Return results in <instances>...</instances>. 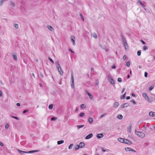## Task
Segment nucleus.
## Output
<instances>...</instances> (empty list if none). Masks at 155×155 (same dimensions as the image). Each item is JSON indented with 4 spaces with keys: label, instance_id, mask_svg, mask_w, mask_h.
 <instances>
[{
    "label": "nucleus",
    "instance_id": "nucleus-1",
    "mask_svg": "<svg viewBox=\"0 0 155 155\" xmlns=\"http://www.w3.org/2000/svg\"><path fill=\"white\" fill-rule=\"evenodd\" d=\"M135 133L136 135L141 138H143L145 136L144 133L141 132L137 131L136 130H135Z\"/></svg>",
    "mask_w": 155,
    "mask_h": 155
},
{
    "label": "nucleus",
    "instance_id": "nucleus-2",
    "mask_svg": "<svg viewBox=\"0 0 155 155\" xmlns=\"http://www.w3.org/2000/svg\"><path fill=\"white\" fill-rule=\"evenodd\" d=\"M71 87L74 88V77L73 76V73L72 72L71 74Z\"/></svg>",
    "mask_w": 155,
    "mask_h": 155
},
{
    "label": "nucleus",
    "instance_id": "nucleus-3",
    "mask_svg": "<svg viewBox=\"0 0 155 155\" xmlns=\"http://www.w3.org/2000/svg\"><path fill=\"white\" fill-rule=\"evenodd\" d=\"M108 79L110 83L112 84H115L114 80L111 78V76H109L108 77Z\"/></svg>",
    "mask_w": 155,
    "mask_h": 155
},
{
    "label": "nucleus",
    "instance_id": "nucleus-4",
    "mask_svg": "<svg viewBox=\"0 0 155 155\" xmlns=\"http://www.w3.org/2000/svg\"><path fill=\"white\" fill-rule=\"evenodd\" d=\"M142 96L147 101V100L149 99V97L148 96L147 94L146 93H143L142 94Z\"/></svg>",
    "mask_w": 155,
    "mask_h": 155
},
{
    "label": "nucleus",
    "instance_id": "nucleus-5",
    "mask_svg": "<svg viewBox=\"0 0 155 155\" xmlns=\"http://www.w3.org/2000/svg\"><path fill=\"white\" fill-rule=\"evenodd\" d=\"M71 41L73 42V45H75V37L73 36H71Z\"/></svg>",
    "mask_w": 155,
    "mask_h": 155
},
{
    "label": "nucleus",
    "instance_id": "nucleus-6",
    "mask_svg": "<svg viewBox=\"0 0 155 155\" xmlns=\"http://www.w3.org/2000/svg\"><path fill=\"white\" fill-rule=\"evenodd\" d=\"M93 136V134L92 133H91L87 136L85 137V139H89L91 138Z\"/></svg>",
    "mask_w": 155,
    "mask_h": 155
},
{
    "label": "nucleus",
    "instance_id": "nucleus-7",
    "mask_svg": "<svg viewBox=\"0 0 155 155\" xmlns=\"http://www.w3.org/2000/svg\"><path fill=\"white\" fill-rule=\"evenodd\" d=\"M124 143L128 145H131L132 144V143L131 141H130L128 140L127 139H125V141Z\"/></svg>",
    "mask_w": 155,
    "mask_h": 155
},
{
    "label": "nucleus",
    "instance_id": "nucleus-8",
    "mask_svg": "<svg viewBox=\"0 0 155 155\" xmlns=\"http://www.w3.org/2000/svg\"><path fill=\"white\" fill-rule=\"evenodd\" d=\"M86 93L88 95L90 98L91 100H93V97L91 94L90 93L87 91H85Z\"/></svg>",
    "mask_w": 155,
    "mask_h": 155
},
{
    "label": "nucleus",
    "instance_id": "nucleus-9",
    "mask_svg": "<svg viewBox=\"0 0 155 155\" xmlns=\"http://www.w3.org/2000/svg\"><path fill=\"white\" fill-rule=\"evenodd\" d=\"M125 150L126 151H131L132 152H136V151L134 150L133 149H132L130 148H125Z\"/></svg>",
    "mask_w": 155,
    "mask_h": 155
},
{
    "label": "nucleus",
    "instance_id": "nucleus-10",
    "mask_svg": "<svg viewBox=\"0 0 155 155\" xmlns=\"http://www.w3.org/2000/svg\"><path fill=\"white\" fill-rule=\"evenodd\" d=\"M39 151V150H30L29 151H27V153H36L37 152H38Z\"/></svg>",
    "mask_w": 155,
    "mask_h": 155
},
{
    "label": "nucleus",
    "instance_id": "nucleus-11",
    "mask_svg": "<svg viewBox=\"0 0 155 155\" xmlns=\"http://www.w3.org/2000/svg\"><path fill=\"white\" fill-rule=\"evenodd\" d=\"M149 115L151 117H154L155 115V112L151 111L149 113Z\"/></svg>",
    "mask_w": 155,
    "mask_h": 155
},
{
    "label": "nucleus",
    "instance_id": "nucleus-12",
    "mask_svg": "<svg viewBox=\"0 0 155 155\" xmlns=\"http://www.w3.org/2000/svg\"><path fill=\"white\" fill-rule=\"evenodd\" d=\"M125 139L122 138H118L117 139V140L120 142L122 143H124Z\"/></svg>",
    "mask_w": 155,
    "mask_h": 155
},
{
    "label": "nucleus",
    "instance_id": "nucleus-13",
    "mask_svg": "<svg viewBox=\"0 0 155 155\" xmlns=\"http://www.w3.org/2000/svg\"><path fill=\"white\" fill-rule=\"evenodd\" d=\"M129 106V104L127 103H125L121 106V107L122 108H124L125 107H127Z\"/></svg>",
    "mask_w": 155,
    "mask_h": 155
},
{
    "label": "nucleus",
    "instance_id": "nucleus-14",
    "mask_svg": "<svg viewBox=\"0 0 155 155\" xmlns=\"http://www.w3.org/2000/svg\"><path fill=\"white\" fill-rule=\"evenodd\" d=\"M58 70L59 72L60 75H63V72L61 68H59L58 69Z\"/></svg>",
    "mask_w": 155,
    "mask_h": 155
},
{
    "label": "nucleus",
    "instance_id": "nucleus-15",
    "mask_svg": "<svg viewBox=\"0 0 155 155\" xmlns=\"http://www.w3.org/2000/svg\"><path fill=\"white\" fill-rule=\"evenodd\" d=\"M103 137V135L101 133L99 134H98L97 135V137L98 139H100L102 138Z\"/></svg>",
    "mask_w": 155,
    "mask_h": 155
},
{
    "label": "nucleus",
    "instance_id": "nucleus-16",
    "mask_svg": "<svg viewBox=\"0 0 155 155\" xmlns=\"http://www.w3.org/2000/svg\"><path fill=\"white\" fill-rule=\"evenodd\" d=\"M79 146L81 148H83L85 146V144L83 142H81Z\"/></svg>",
    "mask_w": 155,
    "mask_h": 155
},
{
    "label": "nucleus",
    "instance_id": "nucleus-17",
    "mask_svg": "<svg viewBox=\"0 0 155 155\" xmlns=\"http://www.w3.org/2000/svg\"><path fill=\"white\" fill-rule=\"evenodd\" d=\"M56 66L57 68L58 69L59 68H61L59 62L58 61H57L56 62Z\"/></svg>",
    "mask_w": 155,
    "mask_h": 155
},
{
    "label": "nucleus",
    "instance_id": "nucleus-18",
    "mask_svg": "<svg viewBox=\"0 0 155 155\" xmlns=\"http://www.w3.org/2000/svg\"><path fill=\"white\" fill-rule=\"evenodd\" d=\"M88 121L89 123L90 124H92L93 122V118H92L89 117V118H88Z\"/></svg>",
    "mask_w": 155,
    "mask_h": 155
},
{
    "label": "nucleus",
    "instance_id": "nucleus-19",
    "mask_svg": "<svg viewBox=\"0 0 155 155\" xmlns=\"http://www.w3.org/2000/svg\"><path fill=\"white\" fill-rule=\"evenodd\" d=\"M119 105V103L118 102H115V103H114V107H117Z\"/></svg>",
    "mask_w": 155,
    "mask_h": 155
},
{
    "label": "nucleus",
    "instance_id": "nucleus-20",
    "mask_svg": "<svg viewBox=\"0 0 155 155\" xmlns=\"http://www.w3.org/2000/svg\"><path fill=\"white\" fill-rule=\"evenodd\" d=\"M121 38L122 39L123 42V43H125L127 42L126 39L124 37L123 35H121Z\"/></svg>",
    "mask_w": 155,
    "mask_h": 155
},
{
    "label": "nucleus",
    "instance_id": "nucleus-21",
    "mask_svg": "<svg viewBox=\"0 0 155 155\" xmlns=\"http://www.w3.org/2000/svg\"><path fill=\"white\" fill-rule=\"evenodd\" d=\"M64 141L63 140H59L57 141L58 144L59 145L63 143H64Z\"/></svg>",
    "mask_w": 155,
    "mask_h": 155
},
{
    "label": "nucleus",
    "instance_id": "nucleus-22",
    "mask_svg": "<svg viewBox=\"0 0 155 155\" xmlns=\"http://www.w3.org/2000/svg\"><path fill=\"white\" fill-rule=\"evenodd\" d=\"M117 117L118 119L121 120L122 119L123 116L121 114H119L117 116Z\"/></svg>",
    "mask_w": 155,
    "mask_h": 155
},
{
    "label": "nucleus",
    "instance_id": "nucleus-23",
    "mask_svg": "<svg viewBox=\"0 0 155 155\" xmlns=\"http://www.w3.org/2000/svg\"><path fill=\"white\" fill-rule=\"evenodd\" d=\"M126 93V92H125L124 94L120 97V99H124L125 98V97Z\"/></svg>",
    "mask_w": 155,
    "mask_h": 155
},
{
    "label": "nucleus",
    "instance_id": "nucleus-24",
    "mask_svg": "<svg viewBox=\"0 0 155 155\" xmlns=\"http://www.w3.org/2000/svg\"><path fill=\"white\" fill-rule=\"evenodd\" d=\"M13 57L14 59L16 60L17 61V56L16 54H13Z\"/></svg>",
    "mask_w": 155,
    "mask_h": 155
},
{
    "label": "nucleus",
    "instance_id": "nucleus-25",
    "mask_svg": "<svg viewBox=\"0 0 155 155\" xmlns=\"http://www.w3.org/2000/svg\"><path fill=\"white\" fill-rule=\"evenodd\" d=\"M77 127L78 129H79L83 127H84V125H77Z\"/></svg>",
    "mask_w": 155,
    "mask_h": 155
},
{
    "label": "nucleus",
    "instance_id": "nucleus-26",
    "mask_svg": "<svg viewBox=\"0 0 155 155\" xmlns=\"http://www.w3.org/2000/svg\"><path fill=\"white\" fill-rule=\"evenodd\" d=\"M131 125H130L129 126V127L128 128L127 131H128L129 132H131Z\"/></svg>",
    "mask_w": 155,
    "mask_h": 155
},
{
    "label": "nucleus",
    "instance_id": "nucleus-27",
    "mask_svg": "<svg viewBox=\"0 0 155 155\" xmlns=\"http://www.w3.org/2000/svg\"><path fill=\"white\" fill-rule=\"evenodd\" d=\"M107 114V113H105L100 116V118H101L104 117Z\"/></svg>",
    "mask_w": 155,
    "mask_h": 155
},
{
    "label": "nucleus",
    "instance_id": "nucleus-28",
    "mask_svg": "<svg viewBox=\"0 0 155 155\" xmlns=\"http://www.w3.org/2000/svg\"><path fill=\"white\" fill-rule=\"evenodd\" d=\"M85 113H84L82 112L79 115V117H82L84 116Z\"/></svg>",
    "mask_w": 155,
    "mask_h": 155
},
{
    "label": "nucleus",
    "instance_id": "nucleus-29",
    "mask_svg": "<svg viewBox=\"0 0 155 155\" xmlns=\"http://www.w3.org/2000/svg\"><path fill=\"white\" fill-rule=\"evenodd\" d=\"M48 28L49 29L50 31H53V28H52V27H51V26H48Z\"/></svg>",
    "mask_w": 155,
    "mask_h": 155
},
{
    "label": "nucleus",
    "instance_id": "nucleus-30",
    "mask_svg": "<svg viewBox=\"0 0 155 155\" xmlns=\"http://www.w3.org/2000/svg\"><path fill=\"white\" fill-rule=\"evenodd\" d=\"M123 44H124V47L125 49H126L127 48V42H126L125 43H123Z\"/></svg>",
    "mask_w": 155,
    "mask_h": 155
},
{
    "label": "nucleus",
    "instance_id": "nucleus-31",
    "mask_svg": "<svg viewBox=\"0 0 155 155\" xmlns=\"http://www.w3.org/2000/svg\"><path fill=\"white\" fill-rule=\"evenodd\" d=\"M143 50L144 51H145L146 50H147L148 48V47L146 45H144L143 47Z\"/></svg>",
    "mask_w": 155,
    "mask_h": 155
},
{
    "label": "nucleus",
    "instance_id": "nucleus-32",
    "mask_svg": "<svg viewBox=\"0 0 155 155\" xmlns=\"http://www.w3.org/2000/svg\"><path fill=\"white\" fill-rule=\"evenodd\" d=\"M48 59L51 62V63L53 64H54V61H53V60L50 57H48Z\"/></svg>",
    "mask_w": 155,
    "mask_h": 155
},
{
    "label": "nucleus",
    "instance_id": "nucleus-33",
    "mask_svg": "<svg viewBox=\"0 0 155 155\" xmlns=\"http://www.w3.org/2000/svg\"><path fill=\"white\" fill-rule=\"evenodd\" d=\"M93 36L95 38H97V35L96 33H93Z\"/></svg>",
    "mask_w": 155,
    "mask_h": 155
},
{
    "label": "nucleus",
    "instance_id": "nucleus-34",
    "mask_svg": "<svg viewBox=\"0 0 155 155\" xmlns=\"http://www.w3.org/2000/svg\"><path fill=\"white\" fill-rule=\"evenodd\" d=\"M73 144H71L68 147V149H71L72 148V147H73Z\"/></svg>",
    "mask_w": 155,
    "mask_h": 155
},
{
    "label": "nucleus",
    "instance_id": "nucleus-35",
    "mask_svg": "<svg viewBox=\"0 0 155 155\" xmlns=\"http://www.w3.org/2000/svg\"><path fill=\"white\" fill-rule=\"evenodd\" d=\"M80 148L79 145H77L75 146V150H76L79 149Z\"/></svg>",
    "mask_w": 155,
    "mask_h": 155
},
{
    "label": "nucleus",
    "instance_id": "nucleus-36",
    "mask_svg": "<svg viewBox=\"0 0 155 155\" xmlns=\"http://www.w3.org/2000/svg\"><path fill=\"white\" fill-rule=\"evenodd\" d=\"M53 107V104H51L49 105V107H48V108H49V109H52Z\"/></svg>",
    "mask_w": 155,
    "mask_h": 155
},
{
    "label": "nucleus",
    "instance_id": "nucleus-37",
    "mask_svg": "<svg viewBox=\"0 0 155 155\" xmlns=\"http://www.w3.org/2000/svg\"><path fill=\"white\" fill-rule=\"evenodd\" d=\"M141 54V51L140 50L138 51L137 52V54L138 56H140Z\"/></svg>",
    "mask_w": 155,
    "mask_h": 155
},
{
    "label": "nucleus",
    "instance_id": "nucleus-38",
    "mask_svg": "<svg viewBox=\"0 0 155 155\" xmlns=\"http://www.w3.org/2000/svg\"><path fill=\"white\" fill-rule=\"evenodd\" d=\"M85 107H86V106H85V105L84 104H82L81 105V107L82 109L84 108Z\"/></svg>",
    "mask_w": 155,
    "mask_h": 155
},
{
    "label": "nucleus",
    "instance_id": "nucleus-39",
    "mask_svg": "<svg viewBox=\"0 0 155 155\" xmlns=\"http://www.w3.org/2000/svg\"><path fill=\"white\" fill-rule=\"evenodd\" d=\"M56 119H57V118L55 117H52L51 118V121L55 120Z\"/></svg>",
    "mask_w": 155,
    "mask_h": 155
},
{
    "label": "nucleus",
    "instance_id": "nucleus-40",
    "mask_svg": "<svg viewBox=\"0 0 155 155\" xmlns=\"http://www.w3.org/2000/svg\"><path fill=\"white\" fill-rule=\"evenodd\" d=\"M80 16L81 17V19H82V20L83 21H84V18L81 14L80 13Z\"/></svg>",
    "mask_w": 155,
    "mask_h": 155
},
{
    "label": "nucleus",
    "instance_id": "nucleus-41",
    "mask_svg": "<svg viewBox=\"0 0 155 155\" xmlns=\"http://www.w3.org/2000/svg\"><path fill=\"white\" fill-rule=\"evenodd\" d=\"M10 117H12V118H13L16 120H19V118L17 117H15V116H10Z\"/></svg>",
    "mask_w": 155,
    "mask_h": 155
},
{
    "label": "nucleus",
    "instance_id": "nucleus-42",
    "mask_svg": "<svg viewBox=\"0 0 155 155\" xmlns=\"http://www.w3.org/2000/svg\"><path fill=\"white\" fill-rule=\"evenodd\" d=\"M122 81V79L121 78H119L117 79V81L119 82H121Z\"/></svg>",
    "mask_w": 155,
    "mask_h": 155
},
{
    "label": "nucleus",
    "instance_id": "nucleus-43",
    "mask_svg": "<svg viewBox=\"0 0 155 155\" xmlns=\"http://www.w3.org/2000/svg\"><path fill=\"white\" fill-rule=\"evenodd\" d=\"M143 128H144V130H146V128L147 127V125H143Z\"/></svg>",
    "mask_w": 155,
    "mask_h": 155
},
{
    "label": "nucleus",
    "instance_id": "nucleus-44",
    "mask_svg": "<svg viewBox=\"0 0 155 155\" xmlns=\"http://www.w3.org/2000/svg\"><path fill=\"white\" fill-rule=\"evenodd\" d=\"M11 5L13 6V7H15V4L12 2H11L10 3Z\"/></svg>",
    "mask_w": 155,
    "mask_h": 155
},
{
    "label": "nucleus",
    "instance_id": "nucleus-45",
    "mask_svg": "<svg viewBox=\"0 0 155 155\" xmlns=\"http://www.w3.org/2000/svg\"><path fill=\"white\" fill-rule=\"evenodd\" d=\"M154 86L152 85L149 88V90L150 91L152 90L154 88Z\"/></svg>",
    "mask_w": 155,
    "mask_h": 155
},
{
    "label": "nucleus",
    "instance_id": "nucleus-46",
    "mask_svg": "<svg viewBox=\"0 0 155 155\" xmlns=\"http://www.w3.org/2000/svg\"><path fill=\"white\" fill-rule=\"evenodd\" d=\"M140 41L142 43L143 45H145L146 44L145 42L142 39H141L140 40Z\"/></svg>",
    "mask_w": 155,
    "mask_h": 155
},
{
    "label": "nucleus",
    "instance_id": "nucleus-47",
    "mask_svg": "<svg viewBox=\"0 0 155 155\" xmlns=\"http://www.w3.org/2000/svg\"><path fill=\"white\" fill-rule=\"evenodd\" d=\"M147 101L149 102H152L153 101V100L152 99H149H149L147 100Z\"/></svg>",
    "mask_w": 155,
    "mask_h": 155
},
{
    "label": "nucleus",
    "instance_id": "nucleus-48",
    "mask_svg": "<svg viewBox=\"0 0 155 155\" xmlns=\"http://www.w3.org/2000/svg\"><path fill=\"white\" fill-rule=\"evenodd\" d=\"M143 5H141V6L142 7H143V8H144V10L146 11L147 9L145 8V7H146V6L144 4H143Z\"/></svg>",
    "mask_w": 155,
    "mask_h": 155
},
{
    "label": "nucleus",
    "instance_id": "nucleus-49",
    "mask_svg": "<svg viewBox=\"0 0 155 155\" xmlns=\"http://www.w3.org/2000/svg\"><path fill=\"white\" fill-rule=\"evenodd\" d=\"M15 28H18V25L17 24H15Z\"/></svg>",
    "mask_w": 155,
    "mask_h": 155
},
{
    "label": "nucleus",
    "instance_id": "nucleus-50",
    "mask_svg": "<svg viewBox=\"0 0 155 155\" xmlns=\"http://www.w3.org/2000/svg\"><path fill=\"white\" fill-rule=\"evenodd\" d=\"M126 65L127 66V67H129L130 65V62L129 61H128L126 63Z\"/></svg>",
    "mask_w": 155,
    "mask_h": 155
},
{
    "label": "nucleus",
    "instance_id": "nucleus-51",
    "mask_svg": "<svg viewBox=\"0 0 155 155\" xmlns=\"http://www.w3.org/2000/svg\"><path fill=\"white\" fill-rule=\"evenodd\" d=\"M148 73L146 72H145L144 73V76L147 78V77Z\"/></svg>",
    "mask_w": 155,
    "mask_h": 155
},
{
    "label": "nucleus",
    "instance_id": "nucleus-52",
    "mask_svg": "<svg viewBox=\"0 0 155 155\" xmlns=\"http://www.w3.org/2000/svg\"><path fill=\"white\" fill-rule=\"evenodd\" d=\"M28 111V110H24L23 112V114H25V113L26 112H27Z\"/></svg>",
    "mask_w": 155,
    "mask_h": 155
},
{
    "label": "nucleus",
    "instance_id": "nucleus-53",
    "mask_svg": "<svg viewBox=\"0 0 155 155\" xmlns=\"http://www.w3.org/2000/svg\"><path fill=\"white\" fill-rule=\"evenodd\" d=\"M131 101L134 104H136L137 103L134 100H131Z\"/></svg>",
    "mask_w": 155,
    "mask_h": 155
},
{
    "label": "nucleus",
    "instance_id": "nucleus-54",
    "mask_svg": "<svg viewBox=\"0 0 155 155\" xmlns=\"http://www.w3.org/2000/svg\"><path fill=\"white\" fill-rule=\"evenodd\" d=\"M9 125L8 124H6L5 126V128L6 129L8 128Z\"/></svg>",
    "mask_w": 155,
    "mask_h": 155
},
{
    "label": "nucleus",
    "instance_id": "nucleus-55",
    "mask_svg": "<svg viewBox=\"0 0 155 155\" xmlns=\"http://www.w3.org/2000/svg\"><path fill=\"white\" fill-rule=\"evenodd\" d=\"M17 151L20 154H22V150H20L19 149H17Z\"/></svg>",
    "mask_w": 155,
    "mask_h": 155
},
{
    "label": "nucleus",
    "instance_id": "nucleus-56",
    "mask_svg": "<svg viewBox=\"0 0 155 155\" xmlns=\"http://www.w3.org/2000/svg\"><path fill=\"white\" fill-rule=\"evenodd\" d=\"M138 3H139L141 5H143V4L142 3V2L140 0H138Z\"/></svg>",
    "mask_w": 155,
    "mask_h": 155
},
{
    "label": "nucleus",
    "instance_id": "nucleus-57",
    "mask_svg": "<svg viewBox=\"0 0 155 155\" xmlns=\"http://www.w3.org/2000/svg\"><path fill=\"white\" fill-rule=\"evenodd\" d=\"M95 84L97 85H98L99 84V82L98 80H97L95 82Z\"/></svg>",
    "mask_w": 155,
    "mask_h": 155
},
{
    "label": "nucleus",
    "instance_id": "nucleus-58",
    "mask_svg": "<svg viewBox=\"0 0 155 155\" xmlns=\"http://www.w3.org/2000/svg\"><path fill=\"white\" fill-rule=\"evenodd\" d=\"M126 58H127V56L125 55H124V56L123 58L124 60H126Z\"/></svg>",
    "mask_w": 155,
    "mask_h": 155
},
{
    "label": "nucleus",
    "instance_id": "nucleus-59",
    "mask_svg": "<svg viewBox=\"0 0 155 155\" xmlns=\"http://www.w3.org/2000/svg\"><path fill=\"white\" fill-rule=\"evenodd\" d=\"M69 51L72 53H74V52L71 49H69Z\"/></svg>",
    "mask_w": 155,
    "mask_h": 155
},
{
    "label": "nucleus",
    "instance_id": "nucleus-60",
    "mask_svg": "<svg viewBox=\"0 0 155 155\" xmlns=\"http://www.w3.org/2000/svg\"><path fill=\"white\" fill-rule=\"evenodd\" d=\"M116 68V66H115V65H113L112 67V69H114V68Z\"/></svg>",
    "mask_w": 155,
    "mask_h": 155
},
{
    "label": "nucleus",
    "instance_id": "nucleus-61",
    "mask_svg": "<svg viewBox=\"0 0 155 155\" xmlns=\"http://www.w3.org/2000/svg\"><path fill=\"white\" fill-rule=\"evenodd\" d=\"M0 145L1 146H4V144L0 142Z\"/></svg>",
    "mask_w": 155,
    "mask_h": 155
},
{
    "label": "nucleus",
    "instance_id": "nucleus-62",
    "mask_svg": "<svg viewBox=\"0 0 155 155\" xmlns=\"http://www.w3.org/2000/svg\"><path fill=\"white\" fill-rule=\"evenodd\" d=\"M16 105L18 106H20V104L18 103L16 104Z\"/></svg>",
    "mask_w": 155,
    "mask_h": 155
},
{
    "label": "nucleus",
    "instance_id": "nucleus-63",
    "mask_svg": "<svg viewBox=\"0 0 155 155\" xmlns=\"http://www.w3.org/2000/svg\"><path fill=\"white\" fill-rule=\"evenodd\" d=\"M126 98L127 100H129L130 99V96H127Z\"/></svg>",
    "mask_w": 155,
    "mask_h": 155
},
{
    "label": "nucleus",
    "instance_id": "nucleus-64",
    "mask_svg": "<svg viewBox=\"0 0 155 155\" xmlns=\"http://www.w3.org/2000/svg\"><path fill=\"white\" fill-rule=\"evenodd\" d=\"M91 72H93L94 71V69L93 68H91Z\"/></svg>",
    "mask_w": 155,
    "mask_h": 155
}]
</instances>
